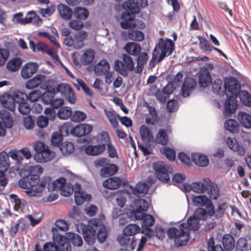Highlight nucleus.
<instances>
[{
	"mask_svg": "<svg viewBox=\"0 0 251 251\" xmlns=\"http://www.w3.org/2000/svg\"><path fill=\"white\" fill-rule=\"evenodd\" d=\"M200 225V221L193 216L188 219L187 223L180 224L179 229L176 227L169 228L167 234L170 239L174 240L177 246H184L190 239V230H198Z\"/></svg>",
	"mask_w": 251,
	"mask_h": 251,
	"instance_id": "obj_1",
	"label": "nucleus"
},
{
	"mask_svg": "<svg viewBox=\"0 0 251 251\" xmlns=\"http://www.w3.org/2000/svg\"><path fill=\"white\" fill-rule=\"evenodd\" d=\"M240 86L238 84L237 80L234 77L227 79L225 82V93L227 99L225 104L226 114L230 116L235 112L237 107L236 98L239 95Z\"/></svg>",
	"mask_w": 251,
	"mask_h": 251,
	"instance_id": "obj_2",
	"label": "nucleus"
},
{
	"mask_svg": "<svg viewBox=\"0 0 251 251\" xmlns=\"http://www.w3.org/2000/svg\"><path fill=\"white\" fill-rule=\"evenodd\" d=\"M36 151L34 155V159L39 163H45L51 160L55 155L53 151H50L48 146L44 143L38 141L33 146Z\"/></svg>",
	"mask_w": 251,
	"mask_h": 251,
	"instance_id": "obj_3",
	"label": "nucleus"
},
{
	"mask_svg": "<svg viewBox=\"0 0 251 251\" xmlns=\"http://www.w3.org/2000/svg\"><path fill=\"white\" fill-rule=\"evenodd\" d=\"M87 38V33L85 31H80L75 34L73 36L66 37L64 39V44L69 47L75 49H80L84 45V41Z\"/></svg>",
	"mask_w": 251,
	"mask_h": 251,
	"instance_id": "obj_4",
	"label": "nucleus"
},
{
	"mask_svg": "<svg viewBox=\"0 0 251 251\" xmlns=\"http://www.w3.org/2000/svg\"><path fill=\"white\" fill-rule=\"evenodd\" d=\"M175 49L174 42L168 38H160L154 49L160 50L161 53L158 57V62L162 60L165 57L169 56L172 53Z\"/></svg>",
	"mask_w": 251,
	"mask_h": 251,
	"instance_id": "obj_5",
	"label": "nucleus"
},
{
	"mask_svg": "<svg viewBox=\"0 0 251 251\" xmlns=\"http://www.w3.org/2000/svg\"><path fill=\"white\" fill-rule=\"evenodd\" d=\"M209 183L210 180L208 178H204L202 181L195 182L191 184L185 183L182 185L181 189L185 192L192 190L198 193H203L208 189Z\"/></svg>",
	"mask_w": 251,
	"mask_h": 251,
	"instance_id": "obj_6",
	"label": "nucleus"
},
{
	"mask_svg": "<svg viewBox=\"0 0 251 251\" xmlns=\"http://www.w3.org/2000/svg\"><path fill=\"white\" fill-rule=\"evenodd\" d=\"M39 178L34 177L33 181H35L34 186H32L31 189L25 190V192L28 196L30 197L38 196L47 187L48 188V183L50 181V177L46 176L42 178L40 182L38 180Z\"/></svg>",
	"mask_w": 251,
	"mask_h": 251,
	"instance_id": "obj_7",
	"label": "nucleus"
},
{
	"mask_svg": "<svg viewBox=\"0 0 251 251\" xmlns=\"http://www.w3.org/2000/svg\"><path fill=\"white\" fill-rule=\"evenodd\" d=\"M66 179L63 177H60L53 182L50 178V181L48 183V190L49 191L59 190L62 195L68 197L73 193V188L69 187L68 191H66Z\"/></svg>",
	"mask_w": 251,
	"mask_h": 251,
	"instance_id": "obj_8",
	"label": "nucleus"
},
{
	"mask_svg": "<svg viewBox=\"0 0 251 251\" xmlns=\"http://www.w3.org/2000/svg\"><path fill=\"white\" fill-rule=\"evenodd\" d=\"M153 168L159 180L164 182H167L170 180L169 174L173 172V169L169 166L160 162L154 163Z\"/></svg>",
	"mask_w": 251,
	"mask_h": 251,
	"instance_id": "obj_9",
	"label": "nucleus"
},
{
	"mask_svg": "<svg viewBox=\"0 0 251 251\" xmlns=\"http://www.w3.org/2000/svg\"><path fill=\"white\" fill-rule=\"evenodd\" d=\"M207 67H202L199 73V83L201 87H207L212 82L211 76L209 69L212 70L213 65L208 64Z\"/></svg>",
	"mask_w": 251,
	"mask_h": 251,
	"instance_id": "obj_10",
	"label": "nucleus"
},
{
	"mask_svg": "<svg viewBox=\"0 0 251 251\" xmlns=\"http://www.w3.org/2000/svg\"><path fill=\"white\" fill-rule=\"evenodd\" d=\"M81 187L78 183H75L73 187L75 201L77 205H81L85 201H89L91 199V195L85 193L82 190Z\"/></svg>",
	"mask_w": 251,
	"mask_h": 251,
	"instance_id": "obj_11",
	"label": "nucleus"
},
{
	"mask_svg": "<svg viewBox=\"0 0 251 251\" xmlns=\"http://www.w3.org/2000/svg\"><path fill=\"white\" fill-rule=\"evenodd\" d=\"M45 76L37 75L32 78L28 80L25 83V87L29 90H32L40 86L42 89H46L47 87L43 84L45 81Z\"/></svg>",
	"mask_w": 251,
	"mask_h": 251,
	"instance_id": "obj_12",
	"label": "nucleus"
},
{
	"mask_svg": "<svg viewBox=\"0 0 251 251\" xmlns=\"http://www.w3.org/2000/svg\"><path fill=\"white\" fill-rule=\"evenodd\" d=\"M93 130V126L88 124H81L71 129V134L76 137H81L89 134Z\"/></svg>",
	"mask_w": 251,
	"mask_h": 251,
	"instance_id": "obj_13",
	"label": "nucleus"
},
{
	"mask_svg": "<svg viewBox=\"0 0 251 251\" xmlns=\"http://www.w3.org/2000/svg\"><path fill=\"white\" fill-rule=\"evenodd\" d=\"M38 69V65L37 63L34 62L27 63L25 64L21 69V76L24 79L29 78L36 73Z\"/></svg>",
	"mask_w": 251,
	"mask_h": 251,
	"instance_id": "obj_14",
	"label": "nucleus"
},
{
	"mask_svg": "<svg viewBox=\"0 0 251 251\" xmlns=\"http://www.w3.org/2000/svg\"><path fill=\"white\" fill-rule=\"evenodd\" d=\"M226 144L230 149L234 151L237 152L240 156H244L246 154V149L241 144H239L235 139L227 138Z\"/></svg>",
	"mask_w": 251,
	"mask_h": 251,
	"instance_id": "obj_15",
	"label": "nucleus"
},
{
	"mask_svg": "<svg viewBox=\"0 0 251 251\" xmlns=\"http://www.w3.org/2000/svg\"><path fill=\"white\" fill-rule=\"evenodd\" d=\"M142 219L143 220L142 232L150 237L153 234V231L149 227L153 225L154 219L151 215L147 214L144 216Z\"/></svg>",
	"mask_w": 251,
	"mask_h": 251,
	"instance_id": "obj_16",
	"label": "nucleus"
},
{
	"mask_svg": "<svg viewBox=\"0 0 251 251\" xmlns=\"http://www.w3.org/2000/svg\"><path fill=\"white\" fill-rule=\"evenodd\" d=\"M11 202L14 204V209L17 212L22 211L26 205V201L20 199L17 195L11 194L9 195Z\"/></svg>",
	"mask_w": 251,
	"mask_h": 251,
	"instance_id": "obj_17",
	"label": "nucleus"
},
{
	"mask_svg": "<svg viewBox=\"0 0 251 251\" xmlns=\"http://www.w3.org/2000/svg\"><path fill=\"white\" fill-rule=\"evenodd\" d=\"M196 86L195 81L191 78L186 79L181 88L182 96L186 98L189 96L190 93L193 91Z\"/></svg>",
	"mask_w": 251,
	"mask_h": 251,
	"instance_id": "obj_18",
	"label": "nucleus"
},
{
	"mask_svg": "<svg viewBox=\"0 0 251 251\" xmlns=\"http://www.w3.org/2000/svg\"><path fill=\"white\" fill-rule=\"evenodd\" d=\"M96 231L94 227H86L83 229V235L85 242L89 245L93 244L96 240Z\"/></svg>",
	"mask_w": 251,
	"mask_h": 251,
	"instance_id": "obj_19",
	"label": "nucleus"
},
{
	"mask_svg": "<svg viewBox=\"0 0 251 251\" xmlns=\"http://www.w3.org/2000/svg\"><path fill=\"white\" fill-rule=\"evenodd\" d=\"M110 65L109 63L104 59L100 60L94 67V73L97 75H105L109 71Z\"/></svg>",
	"mask_w": 251,
	"mask_h": 251,
	"instance_id": "obj_20",
	"label": "nucleus"
},
{
	"mask_svg": "<svg viewBox=\"0 0 251 251\" xmlns=\"http://www.w3.org/2000/svg\"><path fill=\"white\" fill-rule=\"evenodd\" d=\"M191 157L193 162L198 166L204 167L209 164V159L204 154L201 153H193Z\"/></svg>",
	"mask_w": 251,
	"mask_h": 251,
	"instance_id": "obj_21",
	"label": "nucleus"
},
{
	"mask_svg": "<svg viewBox=\"0 0 251 251\" xmlns=\"http://www.w3.org/2000/svg\"><path fill=\"white\" fill-rule=\"evenodd\" d=\"M15 101L14 98L9 95H3L0 97V102L2 105L10 111H13L15 108Z\"/></svg>",
	"mask_w": 251,
	"mask_h": 251,
	"instance_id": "obj_22",
	"label": "nucleus"
},
{
	"mask_svg": "<svg viewBox=\"0 0 251 251\" xmlns=\"http://www.w3.org/2000/svg\"><path fill=\"white\" fill-rule=\"evenodd\" d=\"M124 49L127 53L133 56L138 55L142 50L141 46L135 42L126 43Z\"/></svg>",
	"mask_w": 251,
	"mask_h": 251,
	"instance_id": "obj_23",
	"label": "nucleus"
},
{
	"mask_svg": "<svg viewBox=\"0 0 251 251\" xmlns=\"http://www.w3.org/2000/svg\"><path fill=\"white\" fill-rule=\"evenodd\" d=\"M237 119L243 127L248 129L251 128V116L250 114L245 112L240 111Z\"/></svg>",
	"mask_w": 251,
	"mask_h": 251,
	"instance_id": "obj_24",
	"label": "nucleus"
},
{
	"mask_svg": "<svg viewBox=\"0 0 251 251\" xmlns=\"http://www.w3.org/2000/svg\"><path fill=\"white\" fill-rule=\"evenodd\" d=\"M139 131L142 140L146 144H150L153 140L152 133L146 126H141Z\"/></svg>",
	"mask_w": 251,
	"mask_h": 251,
	"instance_id": "obj_25",
	"label": "nucleus"
},
{
	"mask_svg": "<svg viewBox=\"0 0 251 251\" xmlns=\"http://www.w3.org/2000/svg\"><path fill=\"white\" fill-rule=\"evenodd\" d=\"M139 0H126L122 4L123 8L125 10L131 11L132 13L139 11Z\"/></svg>",
	"mask_w": 251,
	"mask_h": 251,
	"instance_id": "obj_26",
	"label": "nucleus"
},
{
	"mask_svg": "<svg viewBox=\"0 0 251 251\" xmlns=\"http://www.w3.org/2000/svg\"><path fill=\"white\" fill-rule=\"evenodd\" d=\"M121 184V180L119 177H110L103 182V186L109 189H116L119 188Z\"/></svg>",
	"mask_w": 251,
	"mask_h": 251,
	"instance_id": "obj_27",
	"label": "nucleus"
},
{
	"mask_svg": "<svg viewBox=\"0 0 251 251\" xmlns=\"http://www.w3.org/2000/svg\"><path fill=\"white\" fill-rule=\"evenodd\" d=\"M0 118L7 128H10L13 125V119L11 114L5 110L0 111Z\"/></svg>",
	"mask_w": 251,
	"mask_h": 251,
	"instance_id": "obj_28",
	"label": "nucleus"
},
{
	"mask_svg": "<svg viewBox=\"0 0 251 251\" xmlns=\"http://www.w3.org/2000/svg\"><path fill=\"white\" fill-rule=\"evenodd\" d=\"M105 150L103 145H89L85 148V152L90 155H97L101 153Z\"/></svg>",
	"mask_w": 251,
	"mask_h": 251,
	"instance_id": "obj_29",
	"label": "nucleus"
},
{
	"mask_svg": "<svg viewBox=\"0 0 251 251\" xmlns=\"http://www.w3.org/2000/svg\"><path fill=\"white\" fill-rule=\"evenodd\" d=\"M22 63V59L15 57L8 61L6 64V68L8 71L14 72L19 70Z\"/></svg>",
	"mask_w": 251,
	"mask_h": 251,
	"instance_id": "obj_30",
	"label": "nucleus"
},
{
	"mask_svg": "<svg viewBox=\"0 0 251 251\" xmlns=\"http://www.w3.org/2000/svg\"><path fill=\"white\" fill-rule=\"evenodd\" d=\"M118 171V167L113 164H108L105 167L101 168L100 175L103 177H107L115 174Z\"/></svg>",
	"mask_w": 251,
	"mask_h": 251,
	"instance_id": "obj_31",
	"label": "nucleus"
},
{
	"mask_svg": "<svg viewBox=\"0 0 251 251\" xmlns=\"http://www.w3.org/2000/svg\"><path fill=\"white\" fill-rule=\"evenodd\" d=\"M149 188V186L145 182H139L133 189V193L138 197H142L147 193Z\"/></svg>",
	"mask_w": 251,
	"mask_h": 251,
	"instance_id": "obj_32",
	"label": "nucleus"
},
{
	"mask_svg": "<svg viewBox=\"0 0 251 251\" xmlns=\"http://www.w3.org/2000/svg\"><path fill=\"white\" fill-rule=\"evenodd\" d=\"M25 171L27 172V175H30V177L39 178L38 175L43 173V169L39 165H29L26 166Z\"/></svg>",
	"mask_w": 251,
	"mask_h": 251,
	"instance_id": "obj_33",
	"label": "nucleus"
},
{
	"mask_svg": "<svg viewBox=\"0 0 251 251\" xmlns=\"http://www.w3.org/2000/svg\"><path fill=\"white\" fill-rule=\"evenodd\" d=\"M57 9L60 16L65 20H69L72 17V11L67 5L59 4L57 6Z\"/></svg>",
	"mask_w": 251,
	"mask_h": 251,
	"instance_id": "obj_34",
	"label": "nucleus"
},
{
	"mask_svg": "<svg viewBox=\"0 0 251 251\" xmlns=\"http://www.w3.org/2000/svg\"><path fill=\"white\" fill-rule=\"evenodd\" d=\"M192 202L195 206H203L209 204L210 201L205 195H201L194 196L192 198Z\"/></svg>",
	"mask_w": 251,
	"mask_h": 251,
	"instance_id": "obj_35",
	"label": "nucleus"
},
{
	"mask_svg": "<svg viewBox=\"0 0 251 251\" xmlns=\"http://www.w3.org/2000/svg\"><path fill=\"white\" fill-rule=\"evenodd\" d=\"M213 92L221 96H223L225 93V85L223 84L221 79L217 78L214 80L212 83Z\"/></svg>",
	"mask_w": 251,
	"mask_h": 251,
	"instance_id": "obj_36",
	"label": "nucleus"
},
{
	"mask_svg": "<svg viewBox=\"0 0 251 251\" xmlns=\"http://www.w3.org/2000/svg\"><path fill=\"white\" fill-rule=\"evenodd\" d=\"M10 166V161L8 154L3 151L0 153V171L5 172Z\"/></svg>",
	"mask_w": 251,
	"mask_h": 251,
	"instance_id": "obj_37",
	"label": "nucleus"
},
{
	"mask_svg": "<svg viewBox=\"0 0 251 251\" xmlns=\"http://www.w3.org/2000/svg\"><path fill=\"white\" fill-rule=\"evenodd\" d=\"M223 245L225 250L227 251H231L235 246V241L230 234H226L223 237Z\"/></svg>",
	"mask_w": 251,
	"mask_h": 251,
	"instance_id": "obj_38",
	"label": "nucleus"
},
{
	"mask_svg": "<svg viewBox=\"0 0 251 251\" xmlns=\"http://www.w3.org/2000/svg\"><path fill=\"white\" fill-rule=\"evenodd\" d=\"M104 112L112 126L114 128L117 127L118 122L117 120V117H118L119 116L116 114V112L113 110L104 109Z\"/></svg>",
	"mask_w": 251,
	"mask_h": 251,
	"instance_id": "obj_39",
	"label": "nucleus"
},
{
	"mask_svg": "<svg viewBox=\"0 0 251 251\" xmlns=\"http://www.w3.org/2000/svg\"><path fill=\"white\" fill-rule=\"evenodd\" d=\"M123 60H115L114 62V69L123 76H126L128 74Z\"/></svg>",
	"mask_w": 251,
	"mask_h": 251,
	"instance_id": "obj_40",
	"label": "nucleus"
},
{
	"mask_svg": "<svg viewBox=\"0 0 251 251\" xmlns=\"http://www.w3.org/2000/svg\"><path fill=\"white\" fill-rule=\"evenodd\" d=\"M94 56L95 52L92 50H87L81 56V62L83 64H89L93 61Z\"/></svg>",
	"mask_w": 251,
	"mask_h": 251,
	"instance_id": "obj_41",
	"label": "nucleus"
},
{
	"mask_svg": "<svg viewBox=\"0 0 251 251\" xmlns=\"http://www.w3.org/2000/svg\"><path fill=\"white\" fill-rule=\"evenodd\" d=\"M149 56L146 52H142L137 58V65L136 72L140 73L142 72L144 65L147 63Z\"/></svg>",
	"mask_w": 251,
	"mask_h": 251,
	"instance_id": "obj_42",
	"label": "nucleus"
},
{
	"mask_svg": "<svg viewBox=\"0 0 251 251\" xmlns=\"http://www.w3.org/2000/svg\"><path fill=\"white\" fill-rule=\"evenodd\" d=\"M66 238L72 242L74 246L80 247L82 245L83 241L81 237L76 233L68 232L66 233Z\"/></svg>",
	"mask_w": 251,
	"mask_h": 251,
	"instance_id": "obj_43",
	"label": "nucleus"
},
{
	"mask_svg": "<svg viewBox=\"0 0 251 251\" xmlns=\"http://www.w3.org/2000/svg\"><path fill=\"white\" fill-rule=\"evenodd\" d=\"M34 177H24L19 181V185L23 189L26 190H30L32 186H34L35 181H33Z\"/></svg>",
	"mask_w": 251,
	"mask_h": 251,
	"instance_id": "obj_44",
	"label": "nucleus"
},
{
	"mask_svg": "<svg viewBox=\"0 0 251 251\" xmlns=\"http://www.w3.org/2000/svg\"><path fill=\"white\" fill-rule=\"evenodd\" d=\"M140 230L139 226L136 224H129L126 226L123 231V233L125 235L132 236L138 233Z\"/></svg>",
	"mask_w": 251,
	"mask_h": 251,
	"instance_id": "obj_45",
	"label": "nucleus"
},
{
	"mask_svg": "<svg viewBox=\"0 0 251 251\" xmlns=\"http://www.w3.org/2000/svg\"><path fill=\"white\" fill-rule=\"evenodd\" d=\"M128 37L131 40L140 42L144 39V34L139 30L130 29L128 31Z\"/></svg>",
	"mask_w": 251,
	"mask_h": 251,
	"instance_id": "obj_46",
	"label": "nucleus"
},
{
	"mask_svg": "<svg viewBox=\"0 0 251 251\" xmlns=\"http://www.w3.org/2000/svg\"><path fill=\"white\" fill-rule=\"evenodd\" d=\"M122 59L123 60V63L126 67L128 74L129 72L133 71L134 69V63L132 58L129 55L123 54Z\"/></svg>",
	"mask_w": 251,
	"mask_h": 251,
	"instance_id": "obj_47",
	"label": "nucleus"
},
{
	"mask_svg": "<svg viewBox=\"0 0 251 251\" xmlns=\"http://www.w3.org/2000/svg\"><path fill=\"white\" fill-rule=\"evenodd\" d=\"M75 18L80 20H85L89 15V11L85 8L76 7L74 12Z\"/></svg>",
	"mask_w": 251,
	"mask_h": 251,
	"instance_id": "obj_48",
	"label": "nucleus"
},
{
	"mask_svg": "<svg viewBox=\"0 0 251 251\" xmlns=\"http://www.w3.org/2000/svg\"><path fill=\"white\" fill-rule=\"evenodd\" d=\"M87 118L86 114L83 111L75 110L72 112L71 117V120L75 123H80L83 122Z\"/></svg>",
	"mask_w": 251,
	"mask_h": 251,
	"instance_id": "obj_49",
	"label": "nucleus"
},
{
	"mask_svg": "<svg viewBox=\"0 0 251 251\" xmlns=\"http://www.w3.org/2000/svg\"><path fill=\"white\" fill-rule=\"evenodd\" d=\"M72 109L70 107L65 106L61 108L57 112V116L60 119L66 120L71 117Z\"/></svg>",
	"mask_w": 251,
	"mask_h": 251,
	"instance_id": "obj_50",
	"label": "nucleus"
},
{
	"mask_svg": "<svg viewBox=\"0 0 251 251\" xmlns=\"http://www.w3.org/2000/svg\"><path fill=\"white\" fill-rule=\"evenodd\" d=\"M238 96L243 104L251 107V95L249 92L246 91H241Z\"/></svg>",
	"mask_w": 251,
	"mask_h": 251,
	"instance_id": "obj_51",
	"label": "nucleus"
},
{
	"mask_svg": "<svg viewBox=\"0 0 251 251\" xmlns=\"http://www.w3.org/2000/svg\"><path fill=\"white\" fill-rule=\"evenodd\" d=\"M157 113L154 108L150 107L149 113L146 116V123L148 125H153L156 121Z\"/></svg>",
	"mask_w": 251,
	"mask_h": 251,
	"instance_id": "obj_52",
	"label": "nucleus"
},
{
	"mask_svg": "<svg viewBox=\"0 0 251 251\" xmlns=\"http://www.w3.org/2000/svg\"><path fill=\"white\" fill-rule=\"evenodd\" d=\"M208 194L211 199L217 200L219 196V190L217 185L210 181L208 185Z\"/></svg>",
	"mask_w": 251,
	"mask_h": 251,
	"instance_id": "obj_53",
	"label": "nucleus"
},
{
	"mask_svg": "<svg viewBox=\"0 0 251 251\" xmlns=\"http://www.w3.org/2000/svg\"><path fill=\"white\" fill-rule=\"evenodd\" d=\"M168 140V137L166 131L164 129H161L159 130L156 138L157 143L165 145L167 144Z\"/></svg>",
	"mask_w": 251,
	"mask_h": 251,
	"instance_id": "obj_54",
	"label": "nucleus"
},
{
	"mask_svg": "<svg viewBox=\"0 0 251 251\" xmlns=\"http://www.w3.org/2000/svg\"><path fill=\"white\" fill-rule=\"evenodd\" d=\"M238 126V124L235 120L229 119L225 123V128L231 133H234L237 131Z\"/></svg>",
	"mask_w": 251,
	"mask_h": 251,
	"instance_id": "obj_55",
	"label": "nucleus"
},
{
	"mask_svg": "<svg viewBox=\"0 0 251 251\" xmlns=\"http://www.w3.org/2000/svg\"><path fill=\"white\" fill-rule=\"evenodd\" d=\"M60 150L65 155L72 153L74 151V146L71 142H66L60 147Z\"/></svg>",
	"mask_w": 251,
	"mask_h": 251,
	"instance_id": "obj_56",
	"label": "nucleus"
},
{
	"mask_svg": "<svg viewBox=\"0 0 251 251\" xmlns=\"http://www.w3.org/2000/svg\"><path fill=\"white\" fill-rule=\"evenodd\" d=\"M76 82L77 83H74V85L77 88L78 90L79 89V87H80L87 95L90 97H92L93 96V92L85 84L82 80L80 79H76Z\"/></svg>",
	"mask_w": 251,
	"mask_h": 251,
	"instance_id": "obj_57",
	"label": "nucleus"
},
{
	"mask_svg": "<svg viewBox=\"0 0 251 251\" xmlns=\"http://www.w3.org/2000/svg\"><path fill=\"white\" fill-rule=\"evenodd\" d=\"M97 138L99 144L103 145L105 147L106 145H107L108 144L110 143V137L107 133L105 132H103L100 134L98 135L97 137Z\"/></svg>",
	"mask_w": 251,
	"mask_h": 251,
	"instance_id": "obj_58",
	"label": "nucleus"
},
{
	"mask_svg": "<svg viewBox=\"0 0 251 251\" xmlns=\"http://www.w3.org/2000/svg\"><path fill=\"white\" fill-rule=\"evenodd\" d=\"M150 200L146 201L143 199H139L136 202L135 205L137 208L142 210V211H147L149 207Z\"/></svg>",
	"mask_w": 251,
	"mask_h": 251,
	"instance_id": "obj_59",
	"label": "nucleus"
},
{
	"mask_svg": "<svg viewBox=\"0 0 251 251\" xmlns=\"http://www.w3.org/2000/svg\"><path fill=\"white\" fill-rule=\"evenodd\" d=\"M55 93L51 91H45L42 96L43 102L46 104H50L54 99Z\"/></svg>",
	"mask_w": 251,
	"mask_h": 251,
	"instance_id": "obj_60",
	"label": "nucleus"
},
{
	"mask_svg": "<svg viewBox=\"0 0 251 251\" xmlns=\"http://www.w3.org/2000/svg\"><path fill=\"white\" fill-rule=\"evenodd\" d=\"M72 124L70 122H67L59 126V133L62 135V137L67 136L69 135V131L71 133Z\"/></svg>",
	"mask_w": 251,
	"mask_h": 251,
	"instance_id": "obj_61",
	"label": "nucleus"
},
{
	"mask_svg": "<svg viewBox=\"0 0 251 251\" xmlns=\"http://www.w3.org/2000/svg\"><path fill=\"white\" fill-rule=\"evenodd\" d=\"M41 96V91L39 90H33L28 95L25 94L26 99L31 102L37 101Z\"/></svg>",
	"mask_w": 251,
	"mask_h": 251,
	"instance_id": "obj_62",
	"label": "nucleus"
},
{
	"mask_svg": "<svg viewBox=\"0 0 251 251\" xmlns=\"http://www.w3.org/2000/svg\"><path fill=\"white\" fill-rule=\"evenodd\" d=\"M25 101V100L23 98L19 104L18 110L21 114L26 115L29 113L30 107L27 103L24 102Z\"/></svg>",
	"mask_w": 251,
	"mask_h": 251,
	"instance_id": "obj_63",
	"label": "nucleus"
},
{
	"mask_svg": "<svg viewBox=\"0 0 251 251\" xmlns=\"http://www.w3.org/2000/svg\"><path fill=\"white\" fill-rule=\"evenodd\" d=\"M107 232L105 227L102 225V227L98 230L97 239L100 243H103L107 237Z\"/></svg>",
	"mask_w": 251,
	"mask_h": 251,
	"instance_id": "obj_64",
	"label": "nucleus"
}]
</instances>
